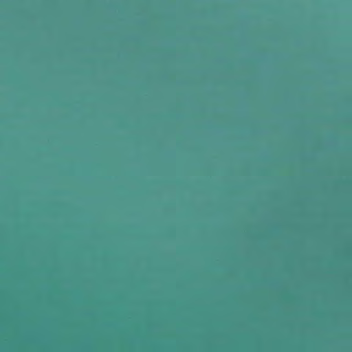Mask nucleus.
Wrapping results in <instances>:
<instances>
[{
	"label": "nucleus",
	"mask_w": 352,
	"mask_h": 352,
	"mask_svg": "<svg viewBox=\"0 0 352 352\" xmlns=\"http://www.w3.org/2000/svg\"><path fill=\"white\" fill-rule=\"evenodd\" d=\"M21 209H18L17 223V340L16 352H22V242L21 234L22 223L20 220Z\"/></svg>",
	"instance_id": "nucleus-1"
},
{
	"label": "nucleus",
	"mask_w": 352,
	"mask_h": 352,
	"mask_svg": "<svg viewBox=\"0 0 352 352\" xmlns=\"http://www.w3.org/2000/svg\"><path fill=\"white\" fill-rule=\"evenodd\" d=\"M18 191H19V194L20 193V189L19 188L18 189Z\"/></svg>",
	"instance_id": "nucleus-3"
},
{
	"label": "nucleus",
	"mask_w": 352,
	"mask_h": 352,
	"mask_svg": "<svg viewBox=\"0 0 352 352\" xmlns=\"http://www.w3.org/2000/svg\"><path fill=\"white\" fill-rule=\"evenodd\" d=\"M18 12H19V13L20 12V8H19Z\"/></svg>",
	"instance_id": "nucleus-2"
},
{
	"label": "nucleus",
	"mask_w": 352,
	"mask_h": 352,
	"mask_svg": "<svg viewBox=\"0 0 352 352\" xmlns=\"http://www.w3.org/2000/svg\"><path fill=\"white\" fill-rule=\"evenodd\" d=\"M18 76H20V74H19V73L18 74Z\"/></svg>",
	"instance_id": "nucleus-4"
}]
</instances>
